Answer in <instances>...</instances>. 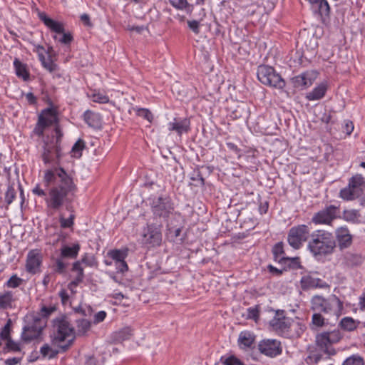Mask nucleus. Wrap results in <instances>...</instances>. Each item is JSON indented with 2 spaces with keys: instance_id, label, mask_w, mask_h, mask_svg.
Instances as JSON below:
<instances>
[{
  "instance_id": "1",
  "label": "nucleus",
  "mask_w": 365,
  "mask_h": 365,
  "mask_svg": "<svg viewBox=\"0 0 365 365\" xmlns=\"http://www.w3.org/2000/svg\"><path fill=\"white\" fill-rule=\"evenodd\" d=\"M43 182L46 187L53 185L48 193L41 188L39 184H36L32 192L38 197H45L47 210L55 212L65 208L73 212V202L78 190L73 177L63 168L58 166L45 170Z\"/></svg>"
},
{
  "instance_id": "2",
  "label": "nucleus",
  "mask_w": 365,
  "mask_h": 365,
  "mask_svg": "<svg viewBox=\"0 0 365 365\" xmlns=\"http://www.w3.org/2000/svg\"><path fill=\"white\" fill-rule=\"evenodd\" d=\"M50 107L43 109L38 116V120L32 131L33 134L42 137L43 136L45 130L54 125V135L47 137L50 140H53L56 144L61 145L63 133L59 125V118L58 116L57 108L53 107V103L49 102Z\"/></svg>"
},
{
  "instance_id": "3",
  "label": "nucleus",
  "mask_w": 365,
  "mask_h": 365,
  "mask_svg": "<svg viewBox=\"0 0 365 365\" xmlns=\"http://www.w3.org/2000/svg\"><path fill=\"white\" fill-rule=\"evenodd\" d=\"M307 249L316 259L331 255L336 250L334 235L325 230H314L308 241Z\"/></svg>"
},
{
  "instance_id": "4",
  "label": "nucleus",
  "mask_w": 365,
  "mask_h": 365,
  "mask_svg": "<svg viewBox=\"0 0 365 365\" xmlns=\"http://www.w3.org/2000/svg\"><path fill=\"white\" fill-rule=\"evenodd\" d=\"M53 327V334L51 335L52 345L57 346L62 353L67 351L76 338L74 327L65 315L55 318Z\"/></svg>"
},
{
  "instance_id": "5",
  "label": "nucleus",
  "mask_w": 365,
  "mask_h": 365,
  "mask_svg": "<svg viewBox=\"0 0 365 365\" xmlns=\"http://www.w3.org/2000/svg\"><path fill=\"white\" fill-rule=\"evenodd\" d=\"M148 201L153 218L155 220H163L166 222L173 216L178 217L181 215L180 212L175 210V202L170 195L150 196Z\"/></svg>"
},
{
  "instance_id": "6",
  "label": "nucleus",
  "mask_w": 365,
  "mask_h": 365,
  "mask_svg": "<svg viewBox=\"0 0 365 365\" xmlns=\"http://www.w3.org/2000/svg\"><path fill=\"white\" fill-rule=\"evenodd\" d=\"M25 325L22 328L20 336L21 341L24 344H29L34 341H41L43 331L46 327L45 322L38 317H33L26 314L24 318Z\"/></svg>"
},
{
  "instance_id": "7",
  "label": "nucleus",
  "mask_w": 365,
  "mask_h": 365,
  "mask_svg": "<svg viewBox=\"0 0 365 365\" xmlns=\"http://www.w3.org/2000/svg\"><path fill=\"white\" fill-rule=\"evenodd\" d=\"M310 304L312 311L325 314L333 312L335 307L339 312L343 309V302L335 294H331L327 298L322 295H314L311 299Z\"/></svg>"
},
{
  "instance_id": "8",
  "label": "nucleus",
  "mask_w": 365,
  "mask_h": 365,
  "mask_svg": "<svg viewBox=\"0 0 365 365\" xmlns=\"http://www.w3.org/2000/svg\"><path fill=\"white\" fill-rule=\"evenodd\" d=\"M311 222L300 224L292 227L287 233V242L294 250H299L304 242L312 238Z\"/></svg>"
},
{
  "instance_id": "9",
  "label": "nucleus",
  "mask_w": 365,
  "mask_h": 365,
  "mask_svg": "<svg viewBox=\"0 0 365 365\" xmlns=\"http://www.w3.org/2000/svg\"><path fill=\"white\" fill-rule=\"evenodd\" d=\"M257 76L264 85L282 90L286 86L285 81L276 72L274 67L262 64L257 67Z\"/></svg>"
},
{
  "instance_id": "10",
  "label": "nucleus",
  "mask_w": 365,
  "mask_h": 365,
  "mask_svg": "<svg viewBox=\"0 0 365 365\" xmlns=\"http://www.w3.org/2000/svg\"><path fill=\"white\" fill-rule=\"evenodd\" d=\"M364 190V178L356 174L349 180L348 185L340 190L339 197L346 201L354 200L359 197Z\"/></svg>"
},
{
  "instance_id": "11",
  "label": "nucleus",
  "mask_w": 365,
  "mask_h": 365,
  "mask_svg": "<svg viewBox=\"0 0 365 365\" xmlns=\"http://www.w3.org/2000/svg\"><path fill=\"white\" fill-rule=\"evenodd\" d=\"M38 17L51 31L62 34V36L58 39L60 43L66 46H70L73 41V34L71 32H65L63 22L50 18L44 11H39Z\"/></svg>"
},
{
  "instance_id": "12",
  "label": "nucleus",
  "mask_w": 365,
  "mask_h": 365,
  "mask_svg": "<svg viewBox=\"0 0 365 365\" xmlns=\"http://www.w3.org/2000/svg\"><path fill=\"white\" fill-rule=\"evenodd\" d=\"M162 227V224L147 223L141 234L142 245L148 247H159L163 240Z\"/></svg>"
},
{
  "instance_id": "13",
  "label": "nucleus",
  "mask_w": 365,
  "mask_h": 365,
  "mask_svg": "<svg viewBox=\"0 0 365 365\" xmlns=\"http://www.w3.org/2000/svg\"><path fill=\"white\" fill-rule=\"evenodd\" d=\"M319 272L317 271H308L301 272L302 277L299 281L300 288L303 291L316 289H327L329 284L321 278L317 277Z\"/></svg>"
},
{
  "instance_id": "14",
  "label": "nucleus",
  "mask_w": 365,
  "mask_h": 365,
  "mask_svg": "<svg viewBox=\"0 0 365 365\" xmlns=\"http://www.w3.org/2000/svg\"><path fill=\"white\" fill-rule=\"evenodd\" d=\"M62 156L61 145L56 144L53 140L46 138L43 140L41 159L45 164L54 162L58 165Z\"/></svg>"
},
{
  "instance_id": "15",
  "label": "nucleus",
  "mask_w": 365,
  "mask_h": 365,
  "mask_svg": "<svg viewBox=\"0 0 365 365\" xmlns=\"http://www.w3.org/2000/svg\"><path fill=\"white\" fill-rule=\"evenodd\" d=\"M184 219L180 216H173L172 219L165 222V236L170 242H175L181 237L184 228Z\"/></svg>"
},
{
  "instance_id": "16",
  "label": "nucleus",
  "mask_w": 365,
  "mask_h": 365,
  "mask_svg": "<svg viewBox=\"0 0 365 365\" xmlns=\"http://www.w3.org/2000/svg\"><path fill=\"white\" fill-rule=\"evenodd\" d=\"M339 207L331 205L324 209L316 212L310 221L311 224L315 225H331L332 221L336 218V212Z\"/></svg>"
},
{
  "instance_id": "17",
  "label": "nucleus",
  "mask_w": 365,
  "mask_h": 365,
  "mask_svg": "<svg viewBox=\"0 0 365 365\" xmlns=\"http://www.w3.org/2000/svg\"><path fill=\"white\" fill-rule=\"evenodd\" d=\"M258 349L261 354L272 358L282 352L281 342L277 339H262L258 344Z\"/></svg>"
},
{
  "instance_id": "18",
  "label": "nucleus",
  "mask_w": 365,
  "mask_h": 365,
  "mask_svg": "<svg viewBox=\"0 0 365 365\" xmlns=\"http://www.w3.org/2000/svg\"><path fill=\"white\" fill-rule=\"evenodd\" d=\"M315 343L317 346L325 354L334 356L336 354V349L332 346L334 344L329 336L328 331H322L316 335Z\"/></svg>"
},
{
  "instance_id": "19",
  "label": "nucleus",
  "mask_w": 365,
  "mask_h": 365,
  "mask_svg": "<svg viewBox=\"0 0 365 365\" xmlns=\"http://www.w3.org/2000/svg\"><path fill=\"white\" fill-rule=\"evenodd\" d=\"M336 247L342 251L349 248L353 242V237L346 227H341L335 231Z\"/></svg>"
},
{
  "instance_id": "20",
  "label": "nucleus",
  "mask_w": 365,
  "mask_h": 365,
  "mask_svg": "<svg viewBox=\"0 0 365 365\" xmlns=\"http://www.w3.org/2000/svg\"><path fill=\"white\" fill-rule=\"evenodd\" d=\"M285 312L278 309L275 316L269 322V325L275 331H287L291 326L290 319L285 316Z\"/></svg>"
},
{
  "instance_id": "21",
  "label": "nucleus",
  "mask_w": 365,
  "mask_h": 365,
  "mask_svg": "<svg viewBox=\"0 0 365 365\" xmlns=\"http://www.w3.org/2000/svg\"><path fill=\"white\" fill-rule=\"evenodd\" d=\"M316 75L314 71H307L291 78V83L295 88H307L312 85Z\"/></svg>"
},
{
  "instance_id": "22",
  "label": "nucleus",
  "mask_w": 365,
  "mask_h": 365,
  "mask_svg": "<svg viewBox=\"0 0 365 365\" xmlns=\"http://www.w3.org/2000/svg\"><path fill=\"white\" fill-rule=\"evenodd\" d=\"M365 257L357 252H346L342 258V264L344 267L353 269L361 267L364 262Z\"/></svg>"
},
{
  "instance_id": "23",
  "label": "nucleus",
  "mask_w": 365,
  "mask_h": 365,
  "mask_svg": "<svg viewBox=\"0 0 365 365\" xmlns=\"http://www.w3.org/2000/svg\"><path fill=\"white\" fill-rule=\"evenodd\" d=\"M42 264V256L40 252L31 250L29 252L26 262V270L27 272L35 274L40 272V267Z\"/></svg>"
},
{
  "instance_id": "24",
  "label": "nucleus",
  "mask_w": 365,
  "mask_h": 365,
  "mask_svg": "<svg viewBox=\"0 0 365 365\" xmlns=\"http://www.w3.org/2000/svg\"><path fill=\"white\" fill-rule=\"evenodd\" d=\"M57 303H52L43 301L40 304V310L38 312H31L29 313L31 316L33 317H36L40 319L43 320L46 324V327L47 326V322L49 317L56 311L57 309Z\"/></svg>"
},
{
  "instance_id": "25",
  "label": "nucleus",
  "mask_w": 365,
  "mask_h": 365,
  "mask_svg": "<svg viewBox=\"0 0 365 365\" xmlns=\"http://www.w3.org/2000/svg\"><path fill=\"white\" fill-rule=\"evenodd\" d=\"M170 131H175L179 135H181L183 133H188L190 130V119L185 118H174L173 122H170L168 124Z\"/></svg>"
},
{
  "instance_id": "26",
  "label": "nucleus",
  "mask_w": 365,
  "mask_h": 365,
  "mask_svg": "<svg viewBox=\"0 0 365 365\" xmlns=\"http://www.w3.org/2000/svg\"><path fill=\"white\" fill-rule=\"evenodd\" d=\"M312 6L317 7V12L321 16L322 22L329 20L330 16V6L327 0H307Z\"/></svg>"
},
{
  "instance_id": "27",
  "label": "nucleus",
  "mask_w": 365,
  "mask_h": 365,
  "mask_svg": "<svg viewBox=\"0 0 365 365\" xmlns=\"http://www.w3.org/2000/svg\"><path fill=\"white\" fill-rule=\"evenodd\" d=\"M278 264L282 265L284 272L304 268L302 265L301 258L299 257H283L281 261L279 260Z\"/></svg>"
},
{
  "instance_id": "28",
  "label": "nucleus",
  "mask_w": 365,
  "mask_h": 365,
  "mask_svg": "<svg viewBox=\"0 0 365 365\" xmlns=\"http://www.w3.org/2000/svg\"><path fill=\"white\" fill-rule=\"evenodd\" d=\"M328 88V83L324 81L314 87L312 91L307 93L305 98L309 101L321 100L325 96Z\"/></svg>"
},
{
  "instance_id": "29",
  "label": "nucleus",
  "mask_w": 365,
  "mask_h": 365,
  "mask_svg": "<svg viewBox=\"0 0 365 365\" xmlns=\"http://www.w3.org/2000/svg\"><path fill=\"white\" fill-rule=\"evenodd\" d=\"M71 272H76V276L68 284V288L70 289L78 286V284L83 281L85 277L83 267L79 261H76L72 264Z\"/></svg>"
},
{
  "instance_id": "30",
  "label": "nucleus",
  "mask_w": 365,
  "mask_h": 365,
  "mask_svg": "<svg viewBox=\"0 0 365 365\" xmlns=\"http://www.w3.org/2000/svg\"><path fill=\"white\" fill-rule=\"evenodd\" d=\"M80 250L81 245L78 242L73 243L71 246L63 245L60 250V257L63 259H76Z\"/></svg>"
},
{
  "instance_id": "31",
  "label": "nucleus",
  "mask_w": 365,
  "mask_h": 365,
  "mask_svg": "<svg viewBox=\"0 0 365 365\" xmlns=\"http://www.w3.org/2000/svg\"><path fill=\"white\" fill-rule=\"evenodd\" d=\"M83 120L88 126L93 128H98L101 125V115L92 110H87L83 113Z\"/></svg>"
},
{
  "instance_id": "32",
  "label": "nucleus",
  "mask_w": 365,
  "mask_h": 365,
  "mask_svg": "<svg viewBox=\"0 0 365 365\" xmlns=\"http://www.w3.org/2000/svg\"><path fill=\"white\" fill-rule=\"evenodd\" d=\"M14 67L15 68L16 75L19 78H23L25 81L29 79L30 73L26 63H22L18 58H15L14 61Z\"/></svg>"
},
{
  "instance_id": "33",
  "label": "nucleus",
  "mask_w": 365,
  "mask_h": 365,
  "mask_svg": "<svg viewBox=\"0 0 365 365\" xmlns=\"http://www.w3.org/2000/svg\"><path fill=\"white\" fill-rule=\"evenodd\" d=\"M76 331L75 334L78 336H83L86 335L87 332L90 330L91 323L89 320L86 319H78L76 320Z\"/></svg>"
},
{
  "instance_id": "34",
  "label": "nucleus",
  "mask_w": 365,
  "mask_h": 365,
  "mask_svg": "<svg viewBox=\"0 0 365 365\" xmlns=\"http://www.w3.org/2000/svg\"><path fill=\"white\" fill-rule=\"evenodd\" d=\"M14 302V298L11 291H6L4 294H0V309H11Z\"/></svg>"
},
{
  "instance_id": "35",
  "label": "nucleus",
  "mask_w": 365,
  "mask_h": 365,
  "mask_svg": "<svg viewBox=\"0 0 365 365\" xmlns=\"http://www.w3.org/2000/svg\"><path fill=\"white\" fill-rule=\"evenodd\" d=\"M359 321L354 320L352 317H346L341 319L339 327L346 331H353L358 327Z\"/></svg>"
},
{
  "instance_id": "36",
  "label": "nucleus",
  "mask_w": 365,
  "mask_h": 365,
  "mask_svg": "<svg viewBox=\"0 0 365 365\" xmlns=\"http://www.w3.org/2000/svg\"><path fill=\"white\" fill-rule=\"evenodd\" d=\"M133 335V330L130 327H126L115 331L113 334V339L115 342L119 343L129 339Z\"/></svg>"
},
{
  "instance_id": "37",
  "label": "nucleus",
  "mask_w": 365,
  "mask_h": 365,
  "mask_svg": "<svg viewBox=\"0 0 365 365\" xmlns=\"http://www.w3.org/2000/svg\"><path fill=\"white\" fill-rule=\"evenodd\" d=\"M255 336L248 331H242L240 334L238 341L244 346L245 348H251L255 343Z\"/></svg>"
},
{
  "instance_id": "38",
  "label": "nucleus",
  "mask_w": 365,
  "mask_h": 365,
  "mask_svg": "<svg viewBox=\"0 0 365 365\" xmlns=\"http://www.w3.org/2000/svg\"><path fill=\"white\" fill-rule=\"evenodd\" d=\"M272 254L273 260L276 262L281 261V259L285 256L284 244L282 241L275 243L272 247Z\"/></svg>"
},
{
  "instance_id": "39",
  "label": "nucleus",
  "mask_w": 365,
  "mask_h": 365,
  "mask_svg": "<svg viewBox=\"0 0 365 365\" xmlns=\"http://www.w3.org/2000/svg\"><path fill=\"white\" fill-rule=\"evenodd\" d=\"M108 256L115 261V262H120L125 259L128 255V249L122 250L114 249L110 250L107 253Z\"/></svg>"
},
{
  "instance_id": "40",
  "label": "nucleus",
  "mask_w": 365,
  "mask_h": 365,
  "mask_svg": "<svg viewBox=\"0 0 365 365\" xmlns=\"http://www.w3.org/2000/svg\"><path fill=\"white\" fill-rule=\"evenodd\" d=\"M39 61L42 66L50 73H53L58 68V65L54 63L53 58H46L44 54L39 55Z\"/></svg>"
},
{
  "instance_id": "41",
  "label": "nucleus",
  "mask_w": 365,
  "mask_h": 365,
  "mask_svg": "<svg viewBox=\"0 0 365 365\" xmlns=\"http://www.w3.org/2000/svg\"><path fill=\"white\" fill-rule=\"evenodd\" d=\"M21 351V346L20 342L15 341L12 338L6 341V344L3 348L4 353L20 352Z\"/></svg>"
},
{
  "instance_id": "42",
  "label": "nucleus",
  "mask_w": 365,
  "mask_h": 365,
  "mask_svg": "<svg viewBox=\"0 0 365 365\" xmlns=\"http://www.w3.org/2000/svg\"><path fill=\"white\" fill-rule=\"evenodd\" d=\"M12 332V321L8 319L5 325L1 328L0 331V338L1 340L6 341L11 339Z\"/></svg>"
},
{
  "instance_id": "43",
  "label": "nucleus",
  "mask_w": 365,
  "mask_h": 365,
  "mask_svg": "<svg viewBox=\"0 0 365 365\" xmlns=\"http://www.w3.org/2000/svg\"><path fill=\"white\" fill-rule=\"evenodd\" d=\"M190 178L191 180L198 182L195 185L196 186L203 187L205 185V180L200 172V167L199 165L194 168L193 171L190 173Z\"/></svg>"
},
{
  "instance_id": "44",
  "label": "nucleus",
  "mask_w": 365,
  "mask_h": 365,
  "mask_svg": "<svg viewBox=\"0 0 365 365\" xmlns=\"http://www.w3.org/2000/svg\"><path fill=\"white\" fill-rule=\"evenodd\" d=\"M360 214L356 210H345L343 212V219L349 222L356 223L359 222Z\"/></svg>"
},
{
  "instance_id": "45",
  "label": "nucleus",
  "mask_w": 365,
  "mask_h": 365,
  "mask_svg": "<svg viewBox=\"0 0 365 365\" xmlns=\"http://www.w3.org/2000/svg\"><path fill=\"white\" fill-rule=\"evenodd\" d=\"M170 4L178 10L185 9L187 11H192L193 5L190 4L187 0H169Z\"/></svg>"
},
{
  "instance_id": "46",
  "label": "nucleus",
  "mask_w": 365,
  "mask_h": 365,
  "mask_svg": "<svg viewBox=\"0 0 365 365\" xmlns=\"http://www.w3.org/2000/svg\"><path fill=\"white\" fill-rule=\"evenodd\" d=\"M16 197V192L14 187L13 184H9L7 187V190L4 194V200L6 203V208L8 209V207L13 202L14 199Z\"/></svg>"
},
{
  "instance_id": "47",
  "label": "nucleus",
  "mask_w": 365,
  "mask_h": 365,
  "mask_svg": "<svg viewBox=\"0 0 365 365\" xmlns=\"http://www.w3.org/2000/svg\"><path fill=\"white\" fill-rule=\"evenodd\" d=\"M63 258L59 256L56 261L55 264L53 265V271L59 274H63L66 273V268L68 266V263H66L63 261Z\"/></svg>"
},
{
  "instance_id": "48",
  "label": "nucleus",
  "mask_w": 365,
  "mask_h": 365,
  "mask_svg": "<svg viewBox=\"0 0 365 365\" xmlns=\"http://www.w3.org/2000/svg\"><path fill=\"white\" fill-rule=\"evenodd\" d=\"M71 213L68 218H65L63 216L61 215L59 217V222L61 227L63 229L71 228L74 225L75 215L73 214L74 210L73 212L70 211Z\"/></svg>"
},
{
  "instance_id": "49",
  "label": "nucleus",
  "mask_w": 365,
  "mask_h": 365,
  "mask_svg": "<svg viewBox=\"0 0 365 365\" xmlns=\"http://www.w3.org/2000/svg\"><path fill=\"white\" fill-rule=\"evenodd\" d=\"M78 261L81 262V264H83L86 266L91 267L97 266L98 264L95 256L93 254L89 253H85L82 256L81 260Z\"/></svg>"
},
{
  "instance_id": "50",
  "label": "nucleus",
  "mask_w": 365,
  "mask_h": 365,
  "mask_svg": "<svg viewBox=\"0 0 365 365\" xmlns=\"http://www.w3.org/2000/svg\"><path fill=\"white\" fill-rule=\"evenodd\" d=\"M247 319H253L255 322H257L259 319L260 313V305L257 304L255 307H249L247 309Z\"/></svg>"
},
{
  "instance_id": "51",
  "label": "nucleus",
  "mask_w": 365,
  "mask_h": 365,
  "mask_svg": "<svg viewBox=\"0 0 365 365\" xmlns=\"http://www.w3.org/2000/svg\"><path fill=\"white\" fill-rule=\"evenodd\" d=\"M86 147L85 141L83 139L79 138L73 145L71 148V152L73 153L74 156L78 158L81 157L82 151Z\"/></svg>"
},
{
  "instance_id": "52",
  "label": "nucleus",
  "mask_w": 365,
  "mask_h": 365,
  "mask_svg": "<svg viewBox=\"0 0 365 365\" xmlns=\"http://www.w3.org/2000/svg\"><path fill=\"white\" fill-rule=\"evenodd\" d=\"M342 365H364V361L359 355L354 354L346 359Z\"/></svg>"
},
{
  "instance_id": "53",
  "label": "nucleus",
  "mask_w": 365,
  "mask_h": 365,
  "mask_svg": "<svg viewBox=\"0 0 365 365\" xmlns=\"http://www.w3.org/2000/svg\"><path fill=\"white\" fill-rule=\"evenodd\" d=\"M220 361L224 365H245L241 360L234 355H231L227 358H225V356H222L220 358Z\"/></svg>"
},
{
  "instance_id": "54",
  "label": "nucleus",
  "mask_w": 365,
  "mask_h": 365,
  "mask_svg": "<svg viewBox=\"0 0 365 365\" xmlns=\"http://www.w3.org/2000/svg\"><path fill=\"white\" fill-rule=\"evenodd\" d=\"M23 282V279L19 277L16 274H14L5 283L4 286L9 288H16L19 287Z\"/></svg>"
},
{
  "instance_id": "55",
  "label": "nucleus",
  "mask_w": 365,
  "mask_h": 365,
  "mask_svg": "<svg viewBox=\"0 0 365 365\" xmlns=\"http://www.w3.org/2000/svg\"><path fill=\"white\" fill-rule=\"evenodd\" d=\"M136 115L151 123L153 120V115L148 108H139L136 109Z\"/></svg>"
},
{
  "instance_id": "56",
  "label": "nucleus",
  "mask_w": 365,
  "mask_h": 365,
  "mask_svg": "<svg viewBox=\"0 0 365 365\" xmlns=\"http://www.w3.org/2000/svg\"><path fill=\"white\" fill-rule=\"evenodd\" d=\"M323 313L314 312L312 317V324L317 327H322L325 324V319L322 316Z\"/></svg>"
},
{
  "instance_id": "57",
  "label": "nucleus",
  "mask_w": 365,
  "mask_h": 365,
  "mask_svg": "<svg viewBox=\"0 0 365 365\" xmlns=\"http://www.w3.org/2000/svg\"><path fill=\"white\" fill-rule=\"evenodd\" d=\"M328 333H329V336L330 337L331 341L333 343V344L339 343L344 337L343 334L338 329H334L330 331H328Z\"/></svg>"
},
{
  "instance_id": "58",
  "label": "nucleus",
  "mask_w": 365,
  "mask_h": 365,
  "mask_svg": "<svg viewBox=\"0 0 365 365\" xmlns=\"http://www.w3.org/2000/svg\"><path fill=\"white\" fill-rule=\"evenodd\" d=\"M322 359V354H310L309 356H307L305 359V362L308 365H314L317 364Z\"/></svg>"
},
{
  "instance_id": "59",
  "label": "nucleus",
  "mask_w": 365,
  "mask_h": 365,
  "mask_svg": "<svg viewBox=\"0 0 365 365\" xmlns=\"http://www.w3.org/2000/svg\"><path fill=\"white\" fill-rule=\"evenodd\" d=\"M92 101L98 103H106L109 101L108 96L100 93H94L91 96Z\"/></svg>"
},
{
  "instance_id": "60",
  "label": "nucleus",
  "mask_w": 365,
  "mask_h": 365,
  "mask_svg": "<svg viewBox=\"0 0 365 365\" xmlns=\"http://www.w3.org/2000/svg\"><path fill=\"white\" fill-rule=\"evenodd\" d=\"M344 123V125L343 126V131L347 135H350L352 133L354 128V123L350 120H345Z\"/></svg>"
},
{
  "instance_id": "61",
  "label": "nucleus",
  "mask_w": 365,
  "mask_h": 365,
  "mask_svg": "<svg viewBox=\"0 0 365 365\" xmlns=\"http://www.w3.org/2000/svg\"><path fill=\"white\" fill-rule=\"evenodd\" d=\"M267 270L272 275L275 277H280L283 274L284 271L282 269H278L274 267L272 264H268L267 266Z\"/></svg>"
},
{
  "instance_id": "62",
  "label": "nucleus",
  "mask_w": 365,
  "mask_h": 365,
  "mask_svg": "<svg viewBox=\"0 0 365 365\" xmlns=\"http://www.w3.org/2000/svg\"><path fill=\"white\" fill-rule=\"evenodd\" d=\"M187 25L190 30L195 34H200V22L197 20L187 21Z\"/></svg>"
},
{
  "instance_id": "63",
  "label": "nucleus",
  "mask_w": 365,
  "mask_h": 365,
  "mask_svg": "<svg viewBox=\"0 0 365 365\" xmlns=\"http://www.w3.org/2000/svg\"><path fill=\"white\" fill-rule=\"evenodd\" d=\"M118 272L124 273L128 270V266L125 260L115 262Z\"/></svg>"
},
{
  "instance_id": "64",
  "label": "nucleus",
  "mask_w": 365,
  "mask_h": 365,
  "mask_svg": "<svg viewBox=\"0 0 365 365\" xmlns=\"http://www.w3.org/2000/svg\"><path fill=\"white\" fill-rule=\"evenodd\" d=\"M107 313L105 311H100L97 312L93 317V323L98 324L106 319Z\"/></svg>"
}]
</instances>
